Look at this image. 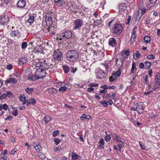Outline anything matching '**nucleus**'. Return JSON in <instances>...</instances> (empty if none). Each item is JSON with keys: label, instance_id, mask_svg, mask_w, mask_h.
Returning <instances> with one entry per match:
<instances>
[{"label": "nucleus", "instance_id": "f257e3e1", "mask_svg": "<svg viewBox=\"0 0 160 160\" xmlns=\"http://www.w3.org/2000/svg\"><path fill=\"white\" fill-rule=\"evenodd\" d=\"M68 60L70 61L74 62L77 60L78 57V53L75 50L68 51L67 54Z\"/></svg>", "mask_w": 160, "mask_h": 160}, {"label": "nucleus", "instance_id": "f03ea898", "mask_svg": "<svg viewBox=\"0 0 160 160\" xmlns=\"http://www.w3.org/2000/svg\"><path fill=\"white\" fill-rule=\"evenodd\" d=\"M121 70L119 69L118 71L115 72H112V75L109 78V82L111 83L113 82L116 80L121 74Z\"/></svg>", "mask_w": 160, "mask_h": 160}, {"label": "nucleus", "instance_id": "7ed1b4c3", "mask_svg": "<svg viewBox=\"0 0 160 160\" xmlns=\"http://www.w3.org/2000/svg\"><path fill=\"white\" fill-rule=\"evenodd\" d=\"M122 27L121 25L117 24L114 25V26L111 29V32L115 35H119L122 32Z\"/></svg>", "mask_w": 160, "mask_h": 160}, {"label": "nucleus", "instance_id": "20e7f679", "mask_svg": "<svg viewBox=\"0 0 160 160\" xmlns=\"http://www.w3.org/2000/svg\"><path fill=\"white\" fill-rule=\"evenodd\" d=\"M47 69H37L35 74L38 79L43 78L46 75V72L45 70Z\"/></svg>", "mask_w": 160, "mask_h": 160}, {"label": "nucleus", "instance_id": "39448f33", "mask_svg": "<svg viewBox=\"0 0 160 160\" xmlns=\"http://www.w3.org/2000/svg\"><path fill=\"white\" fill-rule=\"evenodd\" d=\"M66 8L67 9H68L71 12L76 13V10L77 8V7L72 2H69L67 3Z\"/></svg>", "mask_w": 160, "mask_h": 160}, {"label": "nucleus", "instance_id": "423d86ee", "mask_svg": "<svg viewBox=\"0 0 160 160\" xmlns=\"http://www.w3.org/2000/svg\"><path fill=\"white\" fill-rule=\"evenodd\" d=\"M83 21L82 19H77L74 22V29L75 30H79L83 25Z\"/></svg>", "mask_w": 160, "mask_h": 160}, {"label": "nucleus", "instance_id": "0eeeda50", "mask_svg": "<svg viewBox=\"0 0 160 160\" xmlns=\"http://www.w3.org/2000/svg\"><path fill=\"white\" fill-rule=\"evenodd\" d=\"M8 17L6 15H0V24L2 25H6L9 21Z\"/></svg>", "mask_w": 160, "mask_h": 160}, {"label": "nucleus", "instance_id": "6e6552de", "mask_svg": "<svg viewBox=\"0 0 160 160\" xmlns=\"http://www.w3.org/2000/svg\"><path fill=\"white\" fill-rule=\"evenodd\" d=\"M62 54L58 50H55L53 55V58L58 61L60 60L61 58Z\"/></svg>", "mask_w": 160, "mask_h": 160}, {"label": "nucleus", "instance_id": "1a4fd4ad", "mask_svg": "<svg viewBox=\"0 0 160 160\" xmlns=\"http://www.w3.org/2000/svg\"><path fill=\"white\" fill-rule=\"evenodd\" d=\"M35 67L39 68L38 69H48V66L46 63L43 62H37L35 64Z\"/></svg>", "mask_w": 160, "mask_h": 160}, {"label": "nucleus", "instance_id": "9d476101", "mask_svg": "<svg viewBox=\"0 0 160 160\" xmlns=\"http://www.w3.org/2000/svg\"><path fill=\"white\" fill-rule=\"evenodd\" d=\"M45 21L47 26H50L52 24V21L51 18V15L50 13H48L46 14Z\"/></svg>", "mask_w": 160, "mask_h": 160}, {"label": "nucleus", "instance_id": "9b49d317", "mask_svg": "<svg viewBox=\"0 0 160 160\" xmlns=\"http://www.w3.org/2000/svg\"><path fill=\"white\" fill-rule=\"evenodd\" d=\"M135 106L137 107V111L139 113L141 114L143 113L144 109L143 108V103L142 102L137 103Z\"/></svg>", "mask_w": 160, "mask_h": 160}, {"label": "nucleus", "instance_id": "f8f14e48", "mask_svg": "<svg viewBox=\"0 0 160 160\" xmlns=\"http://www.w3.org/2000/svg\"><path fill=\"white\" fill-rule=\"evenodd\" d=\"M137 30V28L135 27L133 28L132 31V36L131 37L130 42L131 44L133 43L137 37V35L136 32Z\"/></svg>", "mask_w": 160, "mask_h": 160}, {"label": "nucleus", "instance_id": "ddd939ff", "mask_svg": "<svg viewBox=\"0 0 160 160\" xmlns=\"http://www.w3.org/2000/svg\"><path fill=\"white\" fill-rule=\"evenodd\" d=\"M61 36L65 38L68 39L71 38L72 36V32L70 31H67L62 34Z\"/></svg>", "mask_w": 160, "mask_h": 160}, {"label": "nucleus", "instance_id": "4468645a", "mask_svg": "<svg viewBox=\"0 0 160 160\" xmlns=\"http://www.w3.org/2000/svg\"><path fill=\"white\" fill-rule=\"evenodd\" d=\"M119 13L122 14L124 12L126 11L127 9L126 4L125 3L120 4L118 7Z\"/></svg>", "mask_w": 160, "mask_h": 160}, {"label": "nucleus", "instance_id": "2eb2a0df", "mask_svg": "<svg viewBox=\"0 0 160 160\" xmlns=\"http://www.w3.org/2000/svg\"><path fill=\"white\" fill-rule=\"evenodd\" d=\"M105 73L102 70L100 69L97 73V77L98 78L101 79L105 77Z\"/></svg>", "mask_w": 160, "mask_h": 160}, {"label": "nucleus", "instance_id": "dca6fc26", "mask_svg": "<svg viewBox=\"0 0 160 160\" xmlns=\"http://www.w3.org/2000/svg\"><path fill=\"white\" fill-rule=\"evenodd\" d=\"M109 45L113 47H115L116 46V41L114 38H111L108 41Z\"/></svg>", "mask_w": 160, "mask_h": 160}, {"label": "nucleus", "instance_id": "f3484780", "mask_svg": "<svg viewBox=\"0 0 160 160\" xmlns=\"http://www.w3.org/2000/svg\"><path fill=\"white\" fill-rule=\"evenodd\" d=\"M18 81L15 78H10L7 79L5 81V83H9L12 84H14L17 82Z\"/></svg>", "mask_w": 160, "mask_h": 160}, {"label": "nucleus", "instance_id": "a211bd4d", "mask_svg": "<svg viewBox=\"0 0 160 160\" xmlns=\"http://www.w3.org/2000/svg\"><path fill=\"white\" fill-rule=\"evenodd\" d=\"M26 5V2L24 0H19L18 2V8H24Z\"/></svg>", "mask_w": 160, "mask_h": 160}, {"label": "nucleus", "instance_id": "6ab92c4d", "mask_svg": "<svg viewBox=\"0 0 160 160\" xmlns=\"http://www.w3.org/2000/svg\"><path fill=\"white\" fill-rule=\"evenodd\" d=\"M10 36L13 38H14L15 37H19V32L18 30H12L11 32L10 33Z\"/></svg>", "mask_w": 160, "mask_h": 160}, {"label": "nucleus", "instance_id": "aec40b11", "mask_svg": "<svg viewBox=\"0 0 160 160\" xmlns=\"http://www.w3.org/2000/svg\"><path fill=\"white\" fill-rule=\"evenodd\" d=\"M155 84L152 88V89L154 91L156 90L157 88H159V86L160 85V79L155 80Z\"/></svg>", "mask_w": 160, "mask_h": 160}, {"label": "nucleus", "instance_id": "412c9836", "mask_svg": "<svg viewBox=\"0 0 160 160\" xmlns=\"http://www.w3.org/2000/svg\"><path fill=\"white\" fill-rule=\"evenodd\" d=\"M55 3L58 7L61 6L65 3V2L63 0H54Z\"/></svg>", "mask_w": 160, "mask_h": 160}, {"label": "nucleus", "instance_id": "4be33fe9", "mask_svg": "<svg viewBox=\"0 0 160 160\" xmlns=\"http://www.w3.org/2000/svg\"><path fill=\"white\" fill-rule=\"evenodd\" d=\"M123 64V62L121 59H117L116 60V65L119 69L122 67Z\"/></svg>", "mask_w": 160, "mask_h": 160}, {"label": "nucleus", "instance_id": "5701e85b", "mask_svg": "<svg viewBox=\"0 0 160 160\" xmlns=\"http://www.w3.org/2000/svg\"><path fill=\"white\" fill-rule=\"evenodd\" d=\"M99 143L100 144L98 146V148L100 149H103L104 148V145L105 143L103 139L102 138H101Z\"/></svg>", "mask_w": 160, "mask_h": 160}, {"label": "nucleus", "instance_id": "b1692460", "mask_svg": "<svg viewBox=\"0 0 160 160\" xmlns=\"http://www.w3.org/2000/svg\"><path fill=\"white\" fill-rule=\"evenodd\" d=\"M27 61V59L25 58L21 57L19 58L18 63L19 65L22 66Z\"/></svg>", "mask_w": 160, "mask_h": 160}, {"label": "nucleus", "instance_id": "393cba45", "mask_svg": "<svg viewBox=\"0 0 160 160\" xmlns=\"http://www.w3.org/2000/svg\"><path fill=\"white\" fill-rule=\"evenodd\" d=\"M113 138L115 140L119 143L121 142L122 141L121 138L118 135L116 134H113Z\"/></svg>", "mask_w": 160, "mask_h": 160}, {"label": "nucleus", "instance_id": "a878e982", "mask_svg": "<svg viewBox=\"0 0 160 160\" xmlns=\"http://www.w3.org/2000/svg\"><path fill=\"white\" fill-rule=\"evenodd\" d=\"M137 68L136 67V64L135 62H133L132 64V68L130 71L131 73H133L134 71H137Z\"/></svg>", "mask_w": 160, "mask_h": 160}, {"label": "nucleus", "instance_id": "bb28decb", "mask_svg": "<svg viewBox=\"0 0 160 160\" xmlns=\"http://www.w3.org/2000/svg\"><path fill=\"white\" fill-rule=\"evenodd\" d=\"M28 79L29 80L31 81H35L38 79V77L36 75H29L28 77Z\"/></svg>", "mask_w": 160, "mask_h": 160}, {"label": "nucleus", "instance_id": "cd10ccee", "mask_svg": "<svg viewBox=\"0 0 160 160\" xmlns=\"http://www.w3.org/2000/svg\"><path fill=\"white\" fill-rule=\"evenodd\" d=\"M8 105L6 103L1 104L0 105V111L2 110V109L6 111L8 109Z\"/></svg>", "mask_w": 160, "mask_h": 160}, {"label": "nucleus", "instance_id": "c85d7f7f", "mask_svg": "<svg viewBox=\"0 0 160 160\" xmlns=\"http://www.w3.org/2000/svg\"><path fill=\"white\" fill-rule=\"evenodd\" d=\"M141 54L139 51H137L133 55V57L135 59H138L141 56Z\"/></svg>", "mask_w": 160, "mask_h": 160}, {"label": "nucleus", "instance_id": "c756f323", "mask_svg": "<svg viewBox=\"0 0 160 160\" xmlns=\"http://www.w3.org/2000/svg\"><path fill=\"white\" fill-rule=\"evenodd\" d=\"M25 91L27 94H31L34 91V89L32 88H28L25 89Z\"/></svg>", "mask_w": 160, "mask_h": 160}, {"label": "nucleus", "instance_id": "7c9ffc66", "mask_svg": "<svg viewBox=\"0 0 160 160\" xmlns=\"http://www.w3.org/2000/svg\"><path fill=\"white\" fill-rule=\"evenodd\" d=\"M35 18V17L33 16L32 15H30L29 16V18L27 20V22H28L29 23H32Z\"/></svg>", "mask_w": 160, "mask_h": 160}, {"label": "nucleus", "instance_id": "2f4dec72", "mask_svg": "<svg viewBox=\"0 0 160 160\" xmlns=\"http://www.w3.org/2000/svg\"><path fill=\"white\" fill-rule=\"evenodd\" d=\"M45 124L48 123L51 120V118L50 117L48 116H46L43 118Z\"/></svg>", "mask_w": 160, "mask_h": 160}, {"label": "nucleus", "instance_id": "473e14b6", "mask_svg": "<svg viewBox=\"0 0 160 160\" xmlns=\"http://www.w3.org/2000/svg\"><path fill=\"white\" fill-rule=\"evenodd\" d=\"M67 88V87L66 86V85H64V86H62L61 87L59 88V91L60 92H63L66 91Z\"/></svg>", "mask_w": 160, "mask_h": 160}, {"label": "nucleus", "instance_id": "72a5a7b5", "mask_svg": "<svg viewBox=\"0 0 160 160\" xmlns=\"http://www.w3.org/2000/svg\"><path fill=\"white\" fill-rule=\"evenodd\" d=\"M34 148L38 152H39L41 150L42 148L41 146L39 145H36V146H34Z\"/></svg>", "mask_w": 160, "mask_h": 160}, {"label": "nucleus", "instance_id": "f704fd0d", "mask_svg": "<svg viewBox=\"0 0 160 160\" xmlns=\"http://www.w3.org/2000/svg\"><path fill=\"white\" fill-rule=\"evenodd\" d=\"M144 40L145 42L148 43L150 41V38L148 36H146L144 38Z\"/></svg>", "mask_w": 160, "mask_h": 160}, {"label": "nucleus", "instance_id": "c9c22d12", "mask_svg": "<svg viewBox=\"0 0 160 160\" xmlns=\"http://www.w3.org/2000/svg\"><path fill=\"white\" fill-rule=\"evenodd\" d=\"M48 92L50 94H54L56 93V89L54 88L48 89Z\"/></svg>", "mask_w": 160, "mask_h": 160}, {"label": "nucleus", "instance_id": "e433bc0d", "mask_svg": "<svg viewBox=\"0 0 160 160\" xmlns=\"http://www.w3.org/2000/svg\"><path fill=\"white\" fill-rule=\"evenodd\" d=\"M28 102H29V103L30 104H32L33 105L36 103V100L33 98L30 99Z\"/></svg>", "mask_w": 160, "mask_h": 160}, {"label": "nucleus", "instance_id": "4c0bfd02", "mask_svg": "<svg viewBox=\"0 0 160 160\" xmlns=\"http://www.w3.org/2000/svg\"><path fill=\"white\" fill-rule=\"evenodd\" d=\"M100 102L104 107H106L108 106V104L107 103V101H100Z\"/></svg>", "mask_w": 160, "mask_h": 160}, {"label": "nucleus", "instance_id": "58836bf2", "mask_svg": "<svg viewBox=\"0 0 160 160\" xmlns=\"http://www.w3.org/2000/svg\"><path fill=\"white\" fill-rule=\"evenodd\" d=\"M63 69L65 73H68L69 70V67L68 66H64L63 67Z\"/></svg>", "mask_w": 160, "mask_h": 160}, {"label": "nucleus", "instance_id": "ea45409f", "mask_svg": "<svg viewBox=\"0 0 160 160\" xmlns=\"http://www.w3.org/2000/svg\"><path fill=\"white\" fill-rule=\"evenodd\" d=\"M139 144L142 149L146 150V146L143 143H142L141 142H139Z\"/></svg>", "mask_w": 160, "mask_h": 160}, {"label": "nucleus", "instance_id": "a19ab883", "mask_svg": "<svg viewBox=\"0 0 160 160\" xmlns=\"http://www.w3.org/2000/svg\"><path fill=\"white\" fill-rule=\"evenodd\" d=\"M39 158L42 159H45L46 157L44 154L41 152L39 153Z\"/></svg>", "mask_w": 160, "mask_h": 160}, {"label": "nucleus", "instance_id": "79ce46f5", "mask_svg": "<svg viewBox=\"0 0 160 160\" xmlns=\"http://www.w3.org/2000/svg\"><path fill=\"white\" fill-rule=\"evenodd\" d=\"M78 158V155L75 153H72V158L73 160H76Z\"/></svg>", "mask_w": 160, "mask_h": 160}, {"label": "nucleus", "instance_id": "37998d69", "mask_svg": "<svg viewBox=\"0 0 160 160\" xmlns=\"http://www.w3.org/2000/svg\"><path fill=\"white\" fill-rule=\"evenodd\" d=\"M14 77H15L16 78L19 79L20 78V74L18 72H15L13 74Z\"/></svg>", "mask_w": 160, "mask_h": 160}, {"label": "nucleus", "instance_id": "c03bdc74", "mask_svg": "<svg viewBox=\"0 0 160 160\" xmlns=\"http://www.w3.org/2000/svg\"><path fill=\"white\" fill-rule=\"evenodd\" d=\"M101 65L105 68V70L106 71H107L108 68V64L106 63H102Z\"/></svg>", "mask_w": 160, "mask_h": 160}, {"label": "nucleus", "instance_id": "a18cd8bd", "mask_svg": "<svg viewBox=\"0 0 160 160\" xmlns=\"http://www.w3.org/2000/svg\"><path fill=\"white\" fill-rule=\"evenodd\" d=\"M26 98L24 95H21L19 96L20 100L22 102H24L26 100Z\"/></svg>", "mask_w": 160, "mask_h": 160}, {"label": "nucleus", "instance_id": "49530a36", "mask_svg": "<svg viewBox=\"0 0 160 160\" xmlns=\"http://www.w3.org/2000/svg\"><path fill=\"white\" fill-rule=\"evenodd\" d=\"M131 18V16H128L127 19L125 23L127 25H128L129 23Z\"/></svg>", "mask_w": 160, "mask_h": 160}, {"label": "nucleus", "instance_id": "de8ad7c7", "mask_svg": "<svg viewBox=\"0 0 160 160\" xmlns=\"http://www.w3.org/2000/svg\"><path fill=\"white\" fill-rule=\"evenodd\" d=\"M54 141L56 145H58L60 142L61 140L58 138H54Z\"/></svg>", "mask_w": 160, "mask_h": 160}, {"label": "nucleus", "instance_id": "09e8293b", "mask_svg": "<svg viewBox=\"0 0 160 160\" xmlns=\"http://www.w3.org/2000/svg\"><path fill=\"white\" fill-rule=\"evenodd\" d=\"M18 114L17 109H14L12 112V114L14 116H16Z\"/></svg>", "mask_w": 160, "mask_h": 160}, {"label": "nucleus", "instance_id": "8fccbe9b", "mask_svg": "<svg viewBox=\"0 0 160 160\" xmlns=\"http://www.w3.org/2000/svg\"><path fill=\"white\" fill-rule=\"evenodd\" d=\"M27 47V43L26 42H23L22 43V48L23 49H25Z\"/></svg>", "mask_w": 160, "mask_h": 160}, {"label": "nucleus", "instance_id": "3c124183", "mask_svg": "<svg viewBox=\"0 0 160 160\" xmlns=\"http://www.w3.org/2000/svg\"><path fill=\"white\" fill-rule=\"evenodd\" d=\"M7 95L6 93L3 94L0 97V99L2 100H3L4 99H5L7 97Z\"/></svg>", "mask_w": 160, "mask_h": 160}, {"label": "nucleus", "instance_id": "603ef678", "mask_svg": "<svg viewBox=\"0 0 160 160\" xmlns=\"http://www.w3.org/2000/svg\"><path fill=\"white\" fill-rule=\"evenodd\" d=\"M98 83H90L89 86L90 87H98Z\"/></svg>", "mask_w": 160, "mask_h": 160}, {"label": "nucleus", "instance_id": "864d4df0", "mask_svg": "<svg viewBox=\"0 0 160 160\" xmlns=\"http://www.w3.org/2000/svg\"><path fill=\"white\" fill-rule=\"evenodd\" d=\"M59 134V132L57 130L53 132L52 136L53 137H55Z\"/></svg>", "mask_w": 160, "mask_h": 160}, {"label": "nucleus", "instance_id": "5fc2aeb1", "mask_svg": "<svg viewBox=\"0 0 160 160\" xmlns=\"http://www.w3.org/2000/svg\"><path fill=\"white\" fill-rule=\"evenodd\" d=\"M147 58L148 59H154L155 56L153 55H149L147 56Z\"/></svg>", "mask_w": 160, "mask_h": 160}, {"label": "nucleus", "instance_id": "6e6d98bb", "mask_svg": "<svg viewBox=\"0 0 160 160\" xmlns=\"http://www.w3.org/2000/svg\"><path fill=\"white\" fill-rule=\"evenodd\" d=\"M111 139V138L110 137L109 135H107L105 138V140L107 142L110 141Z\"/></svg>", "mask_w": 160, "mask_h": 160}, {"label": "nucleus", "instance_id": "4d7b16f0", "mask_svg": "<svg viewBox=\"0 0 160 160\" xmlns=\"http://www.w3.org/2000/svg\"><path fill=\"white\" fill-rule=\"evenodd\" d=\"M120 143H121L118 144V146L119 148H122L125 145V142H123L122 141L121 142H120Z\"/></svg>", "mask_w": 160, "mask_h": 160}, {"label": "nucleus", "instance_id": "13d9d810", "mask_svg": "<svg viewBox=\"0 0 160 160\" xmlns=\"http://www.w3.org/2000/svg\"><path fill=\"white\" fill-rule=\"evenodd\" d=\"M87 115L86 114H83L82 115V116L81 117L80 119L82 120H83L84 119H87Z\"/></svg>", "mask_w": 160, "mask_h": 160}, {"label": "nucleus", "instance_id": "bf43d9fd", "mask_svg": "<svg viewBox=\"0 0 160 160\" xmlns=\"http://www.w3.org/2000/svg\"><path fill=\"white\" fill-rule=\"evenodd\" d=\"M160 79V73H158L156 76L154 80H157L158 79Z\"/></svg>", "mask_w": 160, "mask_h": 160}, {"label": "nucleus", "instance_id": "052dcab7", "mask_svg": "<svg viewBox=\"0 0 160 160\" xmlns=\"http://www.w3.org/2000/svg\"><path fill=\"white\" fill-rule=\"evenodd\" d=\"M25 145L27 146V150H30L31 148V146L28 143V142L25 143Z\"/></svg>", "mask_w": 160, "mask_h": 160}, {"label": "nucleus", "instance_id": "680f3d73", "mask_svg": "<svg viewBox=\"0 0 160 160\" xmlns=\"http://www.w3.org/2000/svg\"><path fill=\"white\" fill-rule=\"evenodd\" d=\"M123 53L125 54L127 56H128L130 54V52L128 50L124 51L123 52Z\"/></svg>", "mask_w": 160, "mask_h": 160}, {"label": "nucleus", "instance_id": "e2e57ef3", "mask_svg": "<svg viewBox=\"0 0 160 160\" xmlns=\"http://www.w3.org/2000/svg\"><path fill=\"white\" fill-rule=\"evenodd\" d=\"M62 149V148L60 146H58L55 149L54 151L56 152L57 151H60Z\"/></svg>", "mask_w": 160, "mask_h": 160}, {"label": "nucleus", "instance_id": "0e129e2a", "mask_svg": "<svg viewBox=\"0 0 160 160\" xmlns=\"http://www.w3.org/2000/svg\"><path fill=\"white\" fill-rule=\"evenodd\" d=\"M6 94L7 95V96L8 97H11L12 95V93L10 92H7Z\"/></svg>", "mask_w": 160, "mask_h": 160}, {"label": "nucleus", "instance_id": "69168bd1", "mask_svg": "<svg viewBox=\"0 0 160 160\" xmlns=\"http://www.w3.org/2000/svg\"><path fill=\"white\" fill-rule=\"evenodd\" d=\"M145 63H146L147 67L148 68H149L151 66V63L150 62H145Z\"/></svg>", "mask_w": 160, "mask_h": 160}, {"label": "nucleus", "instance_id": "338daca9", "mask_svg": "<svg viewBox=\"0 0 160 160\" xmlns=\"http://www.w3.org/2000/svg\"><path fill=\"white\" fill-rule=\"evenodd\" d=\"M140 9L141 11V13L142 15L143 14L146 12V9L145 8H142Z\"/></svg>", "mask_w": 160, "mask_h": 160}, {"label": "nucleus", "instance_id": "774afa93", "mask_svg": "<svg viewBox=\"0 0 160 160\" xmlns=\"http://www.w3.org/2000/svg\"><path fill=\"white\" fill-rule=\"evenodd\" d=\"M107 103L108 104L112 105L113 104V102L111 99H109L107 102Z\"/></svg>", "mask_w": 160, "mask_h": 160}]
</instances>
